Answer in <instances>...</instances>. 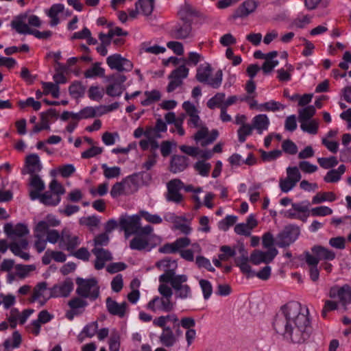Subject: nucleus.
I'll return each instance as SVG.
<instances>
[{
	"label": "nucleus",
	"mask_w": 351,
	"mask_h": 351,
	"mask_svg": "<svg viewBox=\"0 0 351 351\" xmlns=\"http://www.w3.org/2000/svg\"><path fill=\"white\" fill-rule=\"evenodd\" d=\"M301 304L291 301L283 305L273 322L275 331L294 343H303L312 332L308 309L302 312Z\"/></svg>",
	"instance_id": "nucleus-1"
},
{
	"label": "nucleus",
	"mask_w": 351,
	"mask_h": 351,
	"mask_svg": "<svg viewBox=\"0 0 351 351\" xmlns=\"http://www.w3.org/2000/svg\"><path fill=\"white\" fill-rule=\"evenodd\" d=\"M119 228L124 232L125 239L132 236L135 238L131 241H149L154 240L160 241L161 239L154 234V228L151 225L141 226V219L139 215H128L123 214L119 217Z\"/></svg>",
	"instance_id": "nucleus-2"
},
{
	"label": "nucleus",
	"mask_w": 351,
	"mask_h": 351,
	"mask_svg": "<svg viewBox=\"0 0 351 351\" xmlns=\"http://www.w3.org/2000/svg\"><path fill=\"white\" fill-rule=\"evenodd\" d=\"M53 178L49 184V190L42 193L37 199L45 206H56L61 200V195L64 193V186L59 183L56 178H66V165H62L60 168L53 169L50 172Z\"/></svg>",
	"instance_id": "nucleus-3"
},
{
	"label": "nucleus",
	"mask_w": 351,
	"mask_h": 351,
	"mask_svg": "<svg viewBox=\"0 0 351 351\" xmlns=\"http://www.w3.org/2000/svg\"><path fill=\"white\" fill-rule=\"evenodd\" d=\"M60 221L53 215L49 214L45 219L39 221L34 227V237L37 241H58L60 238V232L52 227L59 226Z\"/></svg>",
	"instance_id": "nucleus-4"
},
{
	"label": "nucleus",
	"mask_w": 351,
	"mask_h": 351,
	"mask_svg": "<svg viewBox=\"0 0 351 351\" xmlns=\"http://www.w3.org/2000/svg\"><path fill=\"white\" fill-rule=\"evenodd\" d=\"M291 243H262L263 250H254L248 257V263L258 265L263 263L268 264L271 263L277 256L278 251L277 247L285 248Z\"/></svg>",
	"instance_id": "nucleus-5"
},
{
	"label": "nucleus",
	"mask_w": 351,
	"mask_h": 351,
	"mask_svg": "<svg viewBox=\"0 0 351 351\" xmlns=\"http://www.w3.org/2000/svg\"><path fill=\"white\" fill-rule=\"evenodd\" d=\"M212 67L208 62L200 64L197 69L196 79L198 82L207 84L213 88L220 87L223 74L221 70H219L212 76Z\"/></svg>",
	"instance_id": "nucleus-6"
},
{
	"label": "nucleus",
	"mask_w": 351,
	"mask_h": 351,
	"mask_svg": "<svg viewBox=\"0 0 351 351\" xmlns=\"http://www.w3.org/2000/svg\"><path fill=\"white\" fill-rule=\"evenodd\" d=\"M235 265L239 267L241 271L247 276V278H252L257 276L259 279L267 280L271 276V267L266 265L263 267L258 272L256 273L252 269L251 266L248 263V256L246 252L243 253L241 256L235 258Z\"/></svg>",
	"instance_id": "nucleus-7"
},
{
	"label": "nucleus",
	"mask_w": 351,
	"mask_h": 351,
	"mask_svg": "<svg viewBox=\"0 0 351 351\" xmlns=\"http://www.w3.org/2000/svg\"><path fill=\"white\" fill-rule=\"evenodd\" d=\"M77 288L76 293L80 296L91 300H95L99 295V287L97 286L96 278L83 279L77 278L76 279Z\"/></svg>",
	"instance_id": "nucleus-8"
},
{
	"label": "nucleus",
	"mask_w": 351,
	"mask_h": 351,
	"mask_svg": "<svg viewBox=\"0 0 351 351\" xmlns=\"http://www.w3.org/2000/svg\"><path fill=\"white\" fill-rule=\"evenodd\" d=\"M54 83L42 82V88L44 95H51L54 98H58L60 96L59 84L66 82L65 69L63 66L58 64L56 67V73L53 75Z\"/></svg>",
	"instance_id": "nucleus-9"
},
{
	"label": "nucleus",
	"mask_w": 351,
	"mask_h": 351,
	"mask_svg": "<svg viewBox=\"0 0 351 351\" xmlns=\"http://www.w3.org/2000/svg\"><path fill=\"white\" fill-rule=\"evenodd\" d=\"M3 231L10 239L18 241H27L30 232L25 223H7L3 226Z\"/></svg>",
	"instance_id": "nucleus-10"
},
{
	"label": "nucleus",
	"mask_w": 351,
	"mask_h": 351,
	"mask_svg": "<svg viewBox=\"0 0 351 351\" xmlns=\"http://www.w3.org/2000/svg\"><path fill=\"white\" fill-rule=\"evenodd\" d=\"M98 107L87 106L80 110L78 112L67 111V121L71 119V122L67 125V132H72L77 125V122L81 119L93 118L99 114Z\"/></svg>",
	"instance_id": "nucleus-11"
},
{
	"label": "nucleus",
	"mask_w": 351,
	"mask_h": 351,
	"mask_svg": "<svg viewBox=\"0 0 351 351\" xmlns=\"http://www.w3.org/2000/svg\"><path fill=\"white\" fill-rule=\"evenodd\" d=\"M106 64L111 70L118 72H129L133 69V63L119 53H114L106 58Z\"/></svg>",
	"instance_id": "nucleus-12"
},
{
	"label": "nucleus",
	"mask_w": 351,
	"mask_h": 351,
	"mask_svg": "<svg viewBox=\"0 0 351 351\" xmlns=\"http://www.w3.org/2000/svg\"><path fill=\"white\" fill-rule=\"evenodd\" d=\"M127 77L124 75L118 73L109 77L110 84L106 86V94L112 97H120L125 90L124 83Z\"/></svg>",
	"instance_id": "nucleus-13"
},
{
	"label": "nucleus",
	"mask_w": 351,
	"mask_h": 351,
	"mask_svg": "<svg viewBox=\"0 0 351 351\" xmlns=\"http://www.w3.org/2000/svg\"><path fill=\"white\" fill-rule=\"evenodd\" d=\"M107 244L108 243H95V247L91 250V252L96 256L94 266L97 270L103 269L106 261L112 260L111 252L102 247V245Z\"/></svg>",
	"instance_id": "nucleus-14"
},
{
	"label": "nucleus",
	"mask_w": 351,
	"mask_h": 351,
	"mask_svg": "<svg viewBox=\"0 0 351 351\" xmlns=\"http://www.w3.org/2000/svg\"><path fill=\"white\" fill-rule=\"evenodd\" d=\"M176 303L171 300L164 297L155 296L147 304V308L156 312L160 311L162 312L169 313L174 309Z\"/></svg>",
	"instance_id": "nucleus-15"
},
{
	"label": "nucleus",
	"mask_w": 351,
	"mask_h": 351,
	"mask_svg": "<svg viewBox=\"0 0 351 351\" xmlns=\"http://www.w3.org/2000/svg\"><path fill=\"white\" fill-rule=\"evenodd\" d=\"M184 187V183L180 179H173L167 184V194L166 199L168 202H172L176 204H180L183 196L180 193V190Z\"/></svg>",
	"instance_id": "nucleus-16"
},
{
	"label": "nucleus",
	"mask_w": 351,
	"mask_h": 351,
	"mask_svg": "<svg viewBox=\"0 0 351 351\" xmlns=\"http://www.w3.org/2000/svg\"><path fill=\"white\" fill-rule=\"evenodd\" d=\"M51 298H52L51 293L50 289L47 288V283L46 282H40L34 288L29 300L31 302L38 301L40 306H43Z\"/></svg>",
	"instance_id": "nucleus-17"
},
{
	"label": "nucleus",
	"mask_w": 351,
	"mask_h": 351,
	"mask_svg": "<svg viewBox=\"0 0 351 351\" xmlns=\"http://www.w3.org/2000/svg\"><path fill=\"white\" fill-rule=\"evenodd\" d=\"M219 135L217 130H213L210 132L206 127L200 128L194 135V140L202 147H206L213 143Z\"/></svg>",
	"instance_id": "nucleus-18"
},
{
	"label": "nucleus",
	"mask_w": 351,
	"mask_h": 351,
	"mask_svg": "<svg viewBox=\"0 0 351 351\" xmlns=\"http://www.w3.org/2000/svg\"><path fill=\"white\" fill-rule=\"evenodd\" d=\"M64 11V5L62 3H54L49 9L45 10V13L49 18L51 27L58 25L60 22V18Z\"/></svg>",
	"instance_id": "nucleus-19"
},
{
	"label": "nucleus",
	"mask_w": 351,
	"mask_h": 351,
	"mask_svg": "<svg viewBox=\"0 0 351 351\" xmlns=\"http://www.w3.org/2000/svg\"><path fill=\"white\" fill-rule=\"evenodd\" d=\"M171 35L176 39H185L192 36V27L190 22L182 21L171 29Z\"/></svg>",
	"instance_id": "nucleus-20"
},
{
	"label": "nucleus",
	"mask_w": 351,
	"mask_h": 351,
	"mask_svg": "<svg viewBox=\"0 0 351 351\" xmlns=\"http://www.w3.org/2000/svg\"><path fill=\"white\" fill-rule=\"evenodd\" d=\"M182 108L189 117L187 121L188 125L193 128L199 127L201 121L199 116V111L195 106L193 103L186 101L182 104Z\"/></svg>",
	"instance_id": "nucleus-21"
},
{
	"label": "nucleus",
	"mask_w": 351,
	"mask_h": 351,
	"mask_svg": "<svg viewBox=\"0 0 351 351\" xmlns=\"http://www.w3.org/2000/svg\"><path fill=\"white\" fill-rule=\"evenodd\" d=\"M300 234V229L296 225L290 224L278 234L279 241H295Z\"/></svg>",
	"instance_id": "nucleus-22"
},
{
	"label": "nucleus",
	"mask_w": 351,
	"mask_h": 351,
	"mask_svg": "<svg viewBox=\"0 0 351 351\" xmlns=\"http://www.w3.org/2000/svg\"><path fill=\"white\" fill-rule=\"evenodd\" d=\"M311 256L317 261H332L335 258V253L322 245H315L311 248Z\"/></svg>",
	"instance_id": "nucleus-23"
},
{
	"label": "nucleus",
	"mask_w": 351,
	"mask_h": 351,
	"mask_svg": "<svg viewBox=\"0 0 351 351\" xmlns=\"http://www.w3.org/2000/svg\"><path fill=\"white\" fill-rule=\"evenodd\" d=\"M68 305L71 309L67 311V319L71 320L75 316L79 315L84 312V308L88 305V303L86 300L76 297L71 300L68 302Z\"/></svg>",
	"instance_id": "nucleus-24"
},
{
	"label": "nucleus",
	"mask_w": 351,
	"mask_h": 351,
	"mask_svg": "<svg viewBox=\"0 0 351 351\" xmlns=\"http://www.w3.org/2000/svg\"><path fill=\"white\" fill-rule=\"evenodd\" d=\"M106 308L108 313L112 315H116L121 318L123 317L128 307L126 302L119 304L110 297H108L106 300Z\"/></svg>",
	"instance_id": "nucleus-25"
},
{
	"label": "nucleus",
	"mask_w": 351,
	"mask_h": 351,
	"mask_svg": "<svg viewBox=\"0 0 351 351\" xmlns=\"http://www.w3.org/2000/svg\"><path fill=\"white\" fill-rule=\"evenodd\" d=\"M30 191L29 197L33 201L37 199L45 189V184L43 180L37 175L33 174L29 181Z\"/></svg>",
	"instance_id": "nucleus-26"
},
{
	"label": "nucleus",
	"mask_w": 351,
	"mask_h": 351,
	"mask_svg": "<svg viewBox=\"0 0 351 351\" xmlns=\"http://www.w3.org/2000/svg\"><path fill=\"white\" fill-rule=\"evenodd\" d=\"M258 1L255 0H246L236 10L234 18H243L254 12L258 5Z\"/></svg>",
	"instance_id": "nucleus-27"
},
{
	"label": "nucleus",
	"mask_w": 351,
	"mask_h": 351,
	"mask_svg": "<svg viewBox=\"0 0 351 351\" xmlns=\"http://www.w3.org/2000/svg\"><path fill=\"white\" fill-rule=\"evenodd\" d=\"M189 165V159L184 156L173 155L170 160L169 170L173 173L184 171Z\"/></svg>",
	"instance_id": "nucleus-28"
},
{
	"label": "nucleus",
	"mask_w": 351,
	"mask_h": 351,
	"mask_svg": "<svg viewBox=\"0 0 351 351\" xmlns=\"http://www.w3.org/2000/svg\"><path fill=\"white\" fill-rule=\"evenodd\" d=\"M117 227H119V220L117 221L114 219L108 220L104 225V232L96 236L93 241H109L110 234Z\"/></svg>",
	"instance_id": "nucleus-29"
},
{
	"label": "nucleus",
	"mask_w": 351,
	"mask_h": 351,
	"mask_svg": "<svg viewBox=\"0 0 351 351\" xmlns=\"http://www.w3.org/2000/svg\"><path fill=\"white\" fill-rule=\"evenodd\" d=\"M11 26L19 34H32L30 28L27 24V14H20L16 16L12 20Z\"/></svg>",
	"instance_id": "nucleus-30"
},
{
	"label": "nucleus",
	"mask_w": 351,
	"mask_h": 351,
	"mask_svg": "<svg viewBox=\"0 0 351 351\" xmlns=\"http://www.w3.org/2000/svg\"><path fill=\"white\" fill-rule=\"evenodd\" d=\"M309 206L310 204L307 200L293 203L291 204V208L287 210L286 215L290 219H293V217H300L299 215L304 213H308L309 211Z\"/></svg>",
	"instance_id": "nucleus-31"
},
{
	"label": "nucleus",
	"mask_w": 351,
	"mask_h": 351,
	"mask_svg": "<svg viewBox=\"0 0 351 351\" xmlns=\"http://www.w3.org/2000/svg\"><path fill=\"white\" fill-rule=\"evenodd\" d=\"M270 121L268 117L265 114L256 115L252 119V127L258 134H261L263 131L267 130Z\"/></svg>",
	"instance_id": "nucleus-32"
},
{
	"label": "nucleus",
	"mask_w": 351,
	"mask_h": 351,
	"mask_svg": "<svg viewBox=\"0 0 351 351\" xmlns=\"http://www.w3.org/2000/svg\"><path fill=\"white\" fill-rule=\"evenodd\" d=\"M346 167L344 165H340L337 169L329 170L324 177V180L326 183H337L346 172Z\"/></svg>",
	"instance_id": "nucleus-33"
},
{
	"label": "nucleus",
	"mask_w": 351,
	"mask_h": 351,
	"mask_svg": "<svg viewBox=\"0 0 351 351\" xmlns=\"http://www.w3.org/2000/svg\"><path fill=\"white\" fill-rule=\"evenodd\" d=\"M29 243H10L9 249L17 256L27 261L30 256L27 252Z\"/></svg>",
	"instance_id": "nucleus-34"
},
{
	"label": "nucleus",
	"mask_w": 351,
	"mask_h": 351,
	"mask_svg": "<svg viewBox=\"0 0 351 351\" xmlns=\"http://www.w3.org/2000/svg\"><path fill=\"white\" fill-rule=\"evenodd\" d=\"M304 260L306 264L310 267V278L315 282L319 279V271L317 268V261L311 256V252L306 251L304 252Z\"/></svg>",
	"instance_id": "nucleus-35"
},
{
	"label": "nucleus",
	"mask_w": 351,
	"mask_h": 351,
	"mask_svg": "<svg viewBox=\"0 0 351 351\" xmlns=\"http://www.w3.org/2000/svg\"><path fill=\"white\" fill-rule=\"evenodd\" d=\"M25 164L28 173L32 175L40 171L42 168L39 156L36 154L27 156Z\"/></svg>",
	"instance_id": "nucleus-36"
},
{
	"label": "nucleus",
	"mask_w": 351,
	"mask_h": 351,
	"mask_svg": "<svg viewBox=\"0 0 351 351\" xmlns=\"http://www.w3.org/2000/svg\"><path fill=\"white\" fill-rule=\"evenodd\" d=\"M84 75L87 79L104 77L105 76V69L101 67V63L95 62L85 71Z\"/></svg>",
	"instance_id": "nucleus-37"
},
{
	"label": "nucleus",
	"mask_w": 351,
	"mask_h": 351,
	"mask_svg": "<svg viewBox=\"0 0 351 351\" xmlns=\"http://www.w3.org/2000/svg\"><path fill=\"white\" fill-rule=\"evenodd\" d=\"M160 343L165 347H172L177 341L176 336L170 327H165L159 337Z\"/></svg>",
	"instance_id": "nucleus-38"
},
{
	"label": "nucleus",
	"mask_w": 351,
	"mask_h": 351,
	"mask_svg": "<svg viewBox=\"0 0 351 351\" xmlns=\"http://www.w3.org/2000/svg\"><path fill=\"white\" fill-rule=\"evenodd\" d=\"M22 342V337L19 331L16 330L12 333V337L5 339L3 343L4 351H12L18 348Z\"/></svg>",
	"instance_id": "nucleus-39"
},
{
	"label": "nucleus",
	"mask_w": 351,
	"mask_h": 351,
	"mask_svg": "<svg viewBox=\"0 0 351 351\" xmlns=\"http://www.w3.org/2000/svg\"><path fill=\"white\" fill-rule=\"evenodd\" d=\"M300 129L306 133L315 135L317 134L319 127V121L316 119H309L305 121H300Z\"/></svg>",
	"instance_id": "nucleus-40"
},
{
	"label": "nucleus",
	"mask_w": 351,
	"mask_h": 351,
	"mask_svg": "<svg viewBox=\"0 0 351 351\" xmlns=\"http://www.w3.org/2000/svg\"><path fill=\"white\" fill-rule=\"evenodd\" d=\"M293 71V66L289 63H286L285 67L280 68L276 71L278 80L280 82L290 81Z\"/></svg>",
	"instance_id": "nucleus-41"
},
{
	"label": "nucleus",
	"mask_w": 351,
	"mask_h": 351,
	"mask_svg": "<svg viewBox=\"0 0 351 351\" xmlns=\"http://www.w3.org/2000/svg\"><path fill=\"white\" fill-rule=\"evenodd\" d=\"M135 5L140 13L145 16H149L154 10V0H138Z\"/></svg>",
	"instance_id": "nucleus-42"
},
{
	"label": "nucleus",
	"mask_w": 351,
	"mask_h": 351,
	"mask_svg": "<svg viewBox=\"0 0 351 351\" xmlns=\"http://www.w3.org/2000/svg\"><path fill=\"white\" fill-rule=\"evenodd\" d=\"M191 243H167L165 245L160 247L158 251L162 254H175L180 250L181 247H186Z\"/></svg>",
	"instance_id": "nucleus-43"
},
{
	"label": "nucleus",
	"mask_w": 351,
	"mask_h": 351,
	"mask_svg": "<svg viewBox=\"0 0 351 351\" xmlns=\"http://www.w3.org/2000/svg\"><path fill=\"white\" fill-rule=\"evenodd\" d=\"M298 121H305L313 119L316 114V108L313 105H308L298 110Z\"/></svg>",
	"instance_id": "nucleus-44"
},
{
	"label": "nucleus",
	"mask_w": 351,
	"mask_h": 351,
	"mask_svg": "<svg viewBox=\"0 0 351 351\" xmlns=\"http://www.w3.org/2000/svg\"><path fill=\"white\" fill-rule=\"evenodd\" d=\"M337 199L333 192H322L318 193L312 198L313 204H319L325 202H334Z\"/></svg>",
	"instance_id": "nucleus-45"
},
{
	"label": "nucleus",
	"mask_w": 351,
	"mask_h": 351,
	"mask_svg": "<svg viewBox=\"0 0 351 351\" xmlns=\"http://www.w3.org/2000/svg\"><path fill=\"white\" fill-rule=\"evenodd\" d=\"M98 330V323L97 321L89 323L86 325L81 333L78 336V339L80 342L84 340L83 335L86 337L91 338L93 337L97 332Z\"/></svg>",
	"instance_id": "nucleus-46"
},
{
	"label": "nucleus",
	"mask_w": 351,
	"mask_h": 351,
	"mask_svg": "<svg viewBox=\"0 0 351 351\" xmlns=\"http://www.w3.org/2000/svg\"><path fill=\"white\" fill-rule=\"evenodd\" d=\"M144 95L145 98L141 101V105L143 106H150L152 104L159 101L161 97L160 93L157 90L145 91Z\"/></svg>",
	"instance_id": "nucleus-47"
},
{
	"label": "nucleus",
	"mask_w": 351,
	"mask_h": 351,
	"mask_svg": "<svg viewBox=\"0 0 351 351\" xmlns=\"http://www.w3.org/2000/svg\"><path fill=\"white\" fill-rule=\"evenodd\" d=\"M226 94L224 93H217L207 101L208 108L213 110L219 108L220 110L223 106Z\"/></svg>",
	"instance_id": "nucleus-48"
},
{
	"label": "nucleus",
	"mask_w": 351,
	"mask_h": 351,
	"mask_svg": "<svg viewBox=\"0 0 351 351\" xmlns=\"http://www.w3.org/2000/svg\"><path fill=\"white\" fill-rule=\"evenodd\" d=\"M100 222L101 217L95 215L84 217L80 219V224L87 226L90 230H93L97 228Z\"/></svg>",
	"instance_id": "nucleus-49"
},
{
	"label": "nucleus",
	"mask_w": 351,
	"mask_h": 351,
	"mask_svg": "<svg viewBox=\"0 0 351 351\" xmlns=\"http://www.w3.org/2000/svg\"><path fill=\"white\" fill-rule=\"evenodd\" d=\"M259 107L261 110L276 112L284 110L287 106L278 101L270 100L260 104Z\"/></svg>",
	"instance_id": "nucleus-50"
},
{
	"label": "nucleus",
	"mask_w": 351,
	"mask_h": 351,
	"mask_svg": "<svg viewBox=\"0 0 351 351\" xmlns=\"http://www.w3.org/2000/svg\"><path fill=\"white\" fill-rule=\"evenodd\" d=\"M104 176L107 179L117 178L121 175V168L117 166L108 167L107 164L101 165Z\"/></svg>",
	"instance_id": "nucleus-51"
},
{
	"label": "nucleus",
	"mask_w": 351,
	"mask_h": 351,
	"mask_svg": "<svg viewBox=\"0 0 351 351\" xmlns=\"http://www.w3.org/2000/svg\"><path fill=\"white\" fill-rule=\"evenodd\" d=\"M71 96L74 99L82 97L85 93V87L80 82L71 84L69 88Z\"/></svg>",
	"instance_id": "nucleus-52"
},
{
	"label": "nucleus",
	"mask_w": 351,
	"mask_h": 351,
	"mask_svg": "<svg viewBox=\"0 0 351 351\" xmlns=\"http://www.w3.org/2000/svg\"><path fill=\"white\" fill-rule=\"evenodd\" d=\"M194 169L202 177H208L211 165L205 160H198L193 165Z\"/></svg>",
	"instance_id": "nucleus-53"
},
{
	"label": "nucleus",
	"mask_w": 351,
	"mask_h": 351,
	"mask_svg": "<svg viewBox=\"0 0 351 351\" xmlns=\"http://www.w3.org/2000/svg\"><path fill=\"white\" fill-rule=\"evenodd\" d=\"M104 95V89L99 86H90L88 90V97L92 101H99Z\"/></svg>",
	"instance_id": "nucleus-54"
},
{
	"label": "nucleus",
	"mask_w": 351,
	"mask_h": 351,
	"mask_svg": "<svg viewBox=\"0 0 351 351\" xmlns=\"http://www.w3.org/2000/svg\"><path fill=\"white\" fill-rule=\"evenodd\" d=\"M141 50L148 53L158 55L164 53L166 51V48L158 45H151L149 43L145 42L142 44Z\"/></svg>",
	"instance_id": "nucleus-55"
},
{
	"label": "nucleus",
	"mask_w": 351,
	"mask_h": 351,
	"mask_svg": "<svg viewBox=\"0 0 351 351\" xmlns=\"http://www.w3.org/2000/svg\"><path fill=\"white\" fill-rule=\"evenodd\" d=\"M173 289L175 291V296L176 298L185 300L191 297V289L188 285L178 286V288L177 287H174Z\"/></svg>",
	"instance_id": "nucleus-56"
},
{
	"label": "nucleus",
	"mask_w": 351,
	"mask_h": 351,
	"mask_svg": "<svg viewBox=\"0 0 351 351\" xmlns=\"http://www.w3.org/2000/svg\"><path fill=\"white\" fill-rule=\"evenodd\" d=\"M287 178L292 181L295 184L301 180L302 175L298 167H288L286 169Z\"/></svg>",
	"instance_id": "nucleus-57"
},
{
	"label": "nucleus",
	"mask_w": 351,
	"mask_h": 351,
	"mask_svg": "<svg viewBox=\"0 0 351 351\" xmlns=\"http://www.w3.org/2000/svg\"><path fill=\"white\" fill-rule=\"evenodd\" d=\"M253 130L252 125L248 123L245 125L240 126L237 130L239 142L241 143H244L246 141L247 137L252 134Z\"/></svg>",
	"instance_id": "nucleus-58"
},
{
	"label": "nucleus",
	"mask_w": 351,
	"mask_h": 351,
	"mask_svg": "<svg viewBox=\"0 0 351 351\" xmlns=\"http://www.w3.org/2000/svg\"><path fill=\"white\" fill-rule=\"evenodd\" d=\"M317 162L323 169H328L337 166L338 160L335 156L322 157L317 158Z\"/></svg>",
	"instance_id": "nucleus-59"
},
{
	"label": "nucleus",
	"mask_w": 351,
	"mask_h": 351,
	"mask_svg": "<svg viewBox=\"0 0 351 351\" xmlns=\"http://www.w3.org/2000/svg\"><path fill=\"white\" fill-rule=\"evenodd\" d=\"M141 218H143L146 221L153 224H160L162 222V217L158 214H152L146 210H141L139 212Z\"/></svg>",
	"instance_id": "nucleus-60"
},
{
	"label": "nucleus",
	"mask_w": 351,
	"mask_h": 351,
	"mask_svg": "<svg viewBox=\"0 0 351 351\" xmlns=\"http://www.w3.org/2000/svg\"><path fill=\"white\" fill-rule=\"evenodd\" d=\"M174 228L185 236H187L190 234L192 231V228L191 227V219L186 218V220H179Z\"/></svg>",
	"instance_id": "nucleus-61"
},
{
	"label": "nucleus",
	"mask_w": 351,
	"mask_h": 351,
	"mask_svg": "<svg viewBox=\"0 0 351 351\" xmlns=\"http://www.w3.org/2000/svg\"><path fill=\"white\" fill-rule=\"evenodd\" d=\"M310 213L313 217H325L330 215L332 213V210L328 206H320L311 208Z\"/></svg>",
	"instance_id": "nucleus-62"
},
{
	"label": "nucleus",
	"mask_w": 351,
	"mask_h": 351,
	"mask_svg": "<svg viewBox=\"0 0 351 351\" xmlns=\"http://www.w3.org/2000/svg\"><path fill=\"white\" fill-rule=\"evenodd\" d=\"M312 16L308 14H299L293 21V25L298 28H304L311 21Z\"/></svg>",
	"instance_id": "nucleus-63"
},
{
	"label": "nucleus",
	"mask_w": 351,
	"mask_h": 351,
	"mask_svg": "<svg viewBox=\"0 0 351 351\" xmlns=\"http://www.w3.org/2000/svg\"><path fill=\"white\" fill-rule=\"evenodd\" d=\"M51 297H65L66 296V281L62 282L59 285H55L50 289Z\"/></svg>",
	"instance_id": "nucleus-64"
}]
</instances>
